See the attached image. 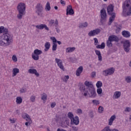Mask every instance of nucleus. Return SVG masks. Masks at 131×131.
<instances>
[{"mask_svg":"<svg viewBox=\"0 0 131 131\" xmlns=\"http://www.w3.org/2000/svg\"><path fill=\"white\" fill-rule=\"evenodd\" d=\"M30 124H31V123H29V122H27L25 123V125H26V126H28L29 125H30Z\"/></svg>","mask_w":131,"mask_h":131,"instance_id":"nucleus-61","label":"nucleus"},{"mask_svg":"<svg viewBox=\"0 0 131 131\" xmlns=\"http://www.w3.org/2000/svg\"><path fill=\"white\" fill-rule=\"evenodd\" d=\"M55 61L56 63H57L58 67H59V68L61 69V70H63V71H64L65 70L64 69V66H63V61H62V60L59 58H55Z\"/></svg>","mask_w":131,"mask_h":131,"instance_id":"nucleus-11","label":"nucleus"},{"mask_svg":"<svg viewBox=\"0 0 131 131\" xmlns=\"http://www.w3.org/2000/svg\"><path fill=\"white\" fill-rule=\"evenodd\" d=\"M17 10L18 12L17 17L18 19H21L24 15L25 10H26V5H25V3H20L18 4L17 7Z\"/></svg>","mask_w":131,"mask_h":131,"instance_id":"nucleus-5","label":"nucleus"},{"mask_svg":"<svg viewBox=\"0 0 131 131\" xmlns=\"http://www.w3.org/2000/svg\"><path fill=\"white\" fill-rule=\"evenodd\" d=\"M123 13L125 14L127 16L131 15V5L130 1L126 0L124 1L122 5Z\"/></svg>","mask_w":131,"mask_h":131,"instance_id":"nucleus-4","label":"nucleus"},{"mask_svg":"<svg viewBox=\"0 0 131 131\" xmlns=\"http://www.w3.org/2000/svg\"><path fill=\"white\" fill-rule=\"evenodd\" d=\"M27 90L26 88H21L20 90H19V92L20 94H24L25 93H26Z\"/></svg>","mask_w":131,"mask_h":131,"instance_id":"nucleus-40","label":"nucleus"},{"mask_svg":"<svg viewBox=\"0 0 131 131\" xmlns=\"http://www.w3.org/2000/svg\"><path fill=\"white\" fill-rule=\"evenodd\" d=\"M56 29V32H57V33H60V29H59V28H58V27H56L55 28Z\"/></svg>","mask_w":131,"mask_h":131,"instance_id":"nucleus-58","label":"nucleus"},{"mask_svg":"<svg viewBox=\"0 0 131 131\" xmlns=\"http://www.w3.org/2000/svg\"><path fill=\"white\" fill-rule=\"evenodd\" d=\"M106 46L108 47V48H111V47L113 46L112 41L109 39H108V40L106 42Z\"/></svg>","mask_w":131,"mask_h":131,"instance_id":"nucleus-32","label":"nucleus"},{"mask_svg":"<svg viewBox=\"0 0 131 131\" xmlns=\"http://www.w3.org/2000/svg\"><path fill=\"white\" fill-rule=\"evenodd\" d=\"M4 30V27H0V33H3Z\"/></svg>","mask_w":131,"mask_h":131,"instance_id":"nucleus-57","label":"nucleus"},{"mask_svg":"<svg viewBox=\"0 0 131 131\" xmlns=\"http://www.w3.org/2000/svg\"><path fill=\"white\" fill-rule=\"evenodd\" d=\"M54 9H55V10H58V7L57 6H55Z\"/></svg>","mask_w":131,"mask_h":131,"instance_id":"nucleus-64","label":"nucleus"},{"mask_svg":"<svg viewBox=\"0 0 131 131\" xmlns=\"http://www.w3.org/2000/svg\"><path fill=\"white\" fill-rule=\"evenodd\" d=\"M96 48L97 49H101V50H103V49H105V43L102 42L101 43V45H97Z\"/></svg>","mask_w":131,"mask_h":131,"instance_id":"nucleus-29","label":"nucleus"},{"mask_svg":"<svg viewBox=\"0 0 131 131\" xmlns=\"http://www.w3.org/2000/svg\"><path fill=\"white\" fill-rule=\"evenodd\" d=\"M67 15H74V10H73V9H72V6L69 5L67 6Z\"/></svg>","mask_w":131,"mask_h":131,"instance_id":"nucleus-13","label":"nucleus"},{"mask_svg":"<svg viewBox=\"0 0 131 131\" xmlns=\"http://www.w3.org/2000/svg\"><path fill=\"white\" fill-rule=\"evenodd\" d=\"M22 98L20 97H18L16 98V102L17 104H21L22 103Z\"/></svg>","mask_w":131,"mask_h":131,"instance_id":"nucleus-33","label":"nucleus"},{"mask_svg":"<svg viewBox=\"0 0 131 131\" xmlns=\"http://www.w3.org/2000/svg\"><path fill=\"white\" fill-rule=\"evenodd\" d=\"M54 26L55 27H58V26H59V21H58V19H56L55 21H54Z\"/></svg>","mask_w":131,"mask_h":131,"instance_id":"nucleus-50","label":"nucleus"},{"mask_svg":"<svg viewBox=\"0 0 131 131\" xmlns=\"http://www.w3.org/2000/svg\"><path fill=\"white\" fill-rule=\"evenodd\" d=\"M93 39L94 40L95 46H97V43H99V41L98 40V39L97 38H94Z\"/></svg>","mask_w":131,"mask_h":131,"instance_id":"nucleus-49","label":"nucleus"},{"mask_svg":"<svg viewBox=\"0 0 131 131\" xmlns=\"http://www.w3.org/2000/svg\"><path fill=\"white\" fill-rule=\"evenodd\" d=\"M98 111L99 113H103L104 112V107L102 106H100L98 108Z\"/></svg>","mask_w":131,"mask_h":131,"instance_id":"nucleus-38","label":"nucleus"},{"mask_svg":"<svg viewBox=\"0 0 131 131\" xmlns=\"http://www.w3.org/2000/svg\"><path fill=\"white\" fill-rule=\"evenodd\" d=\"M84 84L85 86L81 85L80 86V90L82 93H84L83 96L86 97L88 95L90 98H96L97 93H96V90L92 82L86 81L84 82Z\"/></svg>","mask_w":131,"mask_h":131,"instance_id":"nucleus-1","label":"nucleus"},{"mask_svg":"<svg viewBox=\"0 0 131 131\" xmlns=\"http://www.w3.org/2000/svg\"><path fill=\"white\" fill-rule=\"evenodd\" d=\"M122 35L124 37H126V38H128L130 37V33L125 30H124L122 32Z\"/></svg>","mask_w":131,"mask_h":131,"instance_id":"nucleus-18","label":"nucleus"},{"mask_svg":"<svg viewBox=\"0 0 131 131\" xmlns=\"http://www.w3.org/2000/svg\"><path fill=\"white\" fill-rule=\"evenodd\" d=\"M96 76V72H93L92 73V77H94Z\"/></svg>","mask_w":131,"mask_h":131,"instance_id":"nucleus-60","label":"nucleus"},{"mask_svg":"<svg viewBox=\"0 0 131 131\" xmlns=\"http://www.w3.org/2000/svg\"><path fill=\"white\" fill-rule=\"evenodd\" d=\"M30 101H31V102H32L33 103L34 102H35V96H31Z\"/></svg>","mask_w":131,"mask_h":131,"instance_id":"nucleus-43","label":"nucleus"},{"mask_svg":"<svg viewBox=\"0 0 131 131\" xmlns=\"http://www.w3.org/2000/svg\"><path fill=\"white\" fill-rule=\"evenodd\" d=\"M10 121L11 123H15V120H14V119H10Z\"/></svg>","mask_w":131,"mask_h":131,"instance_id":"nucleus-59","label":"nucleus"},{"mask_svg":"<svg viewBox=\"0 0 131 131\" xmlns=\"http://www.w3.org/2000/svg\"><path fill=\"white\" fill-rule=\"evenodd\" d=\"M116 119V116L115 115L111 117L110 119L108 120V125H112L113 121Z\"/></svg>","mask_w":131,"mask_h":131,"instance_id":"nucleus-20","label":"nucleus"},{"mask_svg":"<svg viewBox=\"0 0 131 131\" xmlns=\"http://www.w3.org/2000/svg\"><path fill=\"white\" fill-rule=\"evenodd\" d=\"M36 28H37L38 29H40V30H42V29H43V28H45V29H46V30H47L48 31H49V30L48 26H47V25H46L45 24H41L40 25H37V26H36Z\"/></svg>","mask_w":131,"mask_h":131,"instance_id":"nucleus-16","label":"nucleus"},{"mask_svg":"<svg viewBox=\"0 0 131 131\" xmlns=\"http://www.w3.org/2000/svg\"><path fill=\"white\" fill-rule=\"evenodd\" d=\"M69 79V75L65 76L63 79V81H65V82H67Z\"/></svg>","mask_w":131,"mask_h":131,"instance_id":"nucleus-46","label":"nucleus"},{"mask_svg":"<svg viewBox=\"0 0 131 131\" xmlns=\"http://www.w3.org/2000/svg\"><path fill=\"white\" fill-rule=\"evenodd\" d=\"M77 113H79V114H82V110L80 108H78L77 111Z\"/></svg>","mask_w":131,"mask_h":131,"instance_id":"nucleus-53","label":"nucleus"},{"mask_svg":"<svg viewBox=\"0 0 131 131\" xmlns=\"http://www.w3.org/2000/svg\"><path fill=\"white\" fill-rule=\"evenodd\" d=\"M103 86V83L101 81H98L96 83V86L97 89H100Z\"/></svg>","mask_w":131,"mask_h":131,"instance_id":"nucleus-30","label":"nucleus"},{"mask_svg":"<svg viewBox=\"0 0 131 131\" xmlns=\"http://www.w3.org/2000/svg\"><path fill=\"white\" fill-rule=\"evenodd\" d=\"M114 11V6L112 5V4H110L108 5V6L107 8V14L110 16H112L110 17L109 21L108 23V25L110 26L112 23H113V21H114L115 19V17L116 16V14H115V12H113Z\"/></svg>","mask_w":131,"mask_h":131,"instance_id":"nucleus-3","label":"nucleus"},{"mask_svg":"<svg viewBox=\"0 0 131 131\" xmlns=\"http://www.w3.org/2000/svg\"><path fill=\"white\" fill-rule=\"evenodd\" d=\"M42 53V51L41 50H39L38 49H35L34 51V54L35 55H37L38 56H39V55H41Z\"/></svg>","mask_w":131,"mask_h":131,"instance_id":"nucleus-27","label":"nucleus"},{"mask_svg":"<svg viewBox=\"0 0 131 131\" xmlns=\"http://www.w3.org/2000/svg\"><path fill=\"white\" fill-rule=\"evenodd\" d=\"M12 60H13V61H14V62H17V61H18L17 56H16V55L12 56Z\"/></svg>","mask_w":131,"mask_h":131,"instance_id":"nucleus-45","label":"nucleus"},{"mask_svg":"<svg viewBox=\"0 0 131 131\" xmlns=\"http://www.w3.org/2000/svg\"><path fill=\"white\" fill-rule=\"evenodd\" d=\"M47 98H48V95H47L46 93H43L41 97V100H43V101H46L47 100Z\"/></svg>","mask_w":131,"mask_h":131,"instance_id":"nucleus-37","label":"nucleus"},{"mask_svg":"<svg viewBox=\"0 0 131 131\" xmlns=\"http://www.w3.org/2000/svg\"><path fill=\"white\" fill-rule=\"evenodd\" d=\"M112 131H119V129H117L115 128V129H113L112 130Z\"/></svg>","mask_w":131,"mask_h":131,"instance_id":"nucleus-63","label":"nucleus"},{"mask_svg":"<svg viewBox=\"0 0 131 131\" xmlns=\"http://www.w3.org/2000/svg\"><path fill=\"white\" fill-rule=\"evenodd\" d=\"M123 47L124 49V51L126 52V53H129V50H130V42L129 40H126L123 42Z\"/></svg>","mask_w":131,"mask_h":131,"instance_id":"nucleus-7","label":"nucleus"},{"mask_svg":"<svg viewBox=\"0 0 131 131\" xmlns=\"http://www.w3.org/2000/svg\"><path fill=\"white\" fill-rule=\"evenodd\" d=\"M108 39L110 40H111L112 42V41H115L116 42H118L119 41V38L117 37V36L115 35H110L108 37Z\"/></svg>","mask_w":131,"mask_h":131,"instance_id":"nucleus-14","label":"nucleus"},{"mask_svg":"<svg viewBox=\"0 0 131 131\" xmlns=\"http://www.w3.org/2000/svg\"><path fill=\"white\" fill-rule=\"evenodd\" d=\"M57 50V43H54L52 46V51H56Z\"/></svg>","mask_w":131,"mask_h":131,"instance_id":"nucleus-41","label":"nucleus"},{"mask_svg":"<svg viewBox=\"0 0 131 131\" xmlns=\"http://www.w3.org/2000/svg\"><path fill=\"white\" fill-rule=\"evenodd\" d=\"M60 4H61V5H63V6H65V5H66V2L63 0H60Z\"/></svg>","mask_w":131,"mask_h":131,"instance_id":"nucleus-55","label":"nucleus"},{"mask_svg":"<svg viewBox=\"0 0 131 131\" xmlns=\"http://www.w3.org/2000/svg\"><path fill=\"white\" fill-rule=\"evenodd\" d=\"M75 50V47H69L66 49V53H72Z\"/></svg>","mask_w":131,"mask_h":131,"instance_id":"nucleus-24","label":"nucleus"},{"mask_svg":"<svg viewBox=\"0 0 131 131\" xmlns=\"http://www.w3.org/2000/svg\"><path fill=\"white\" fill-rule=\"evenodd\" d=\"M93 103H94L95 105H96V106L97 105H99V104H100V102H99V100H93L92 101Z\"/></svg>","mask_w":131,"mask_h":131,"instance_id":"nucleus-44","label":"nucleus"},{"mask_svg":"<svg viewBox=\"0 0 131 131\" xmlns=\"http://www.w3.org/2000/svg\"><path fill=\"white\" fill-rule=\"evenodd\" d=\"M100 23L101 24H103L104 22H106L107 21V13H106V10L104 8H103L100 11Z\"/></svg>","mask_w":131,"mask_h":131,"instance_id":"nucleus-6","label":"nucleus"},{"mask_svg":"<svg viewBox=\"0 0 131 131\" xmlns=\"http://www.w3.org/2000/svg\"><path fill=\"white\" fill-rule=\"evenodd\" d=\"M19 70L18 68H14L12 70V77H14V76H16L18 73H19Z\"/></svg>","mask_w":131,"mask_h":131,"instance_id":"nucleus-22","label":"nucleus"},{"mask_svg":"<svg viewBox=\"0 0 131 131\" xmlns=\"http://www.w3.org/2000/svg\"><path fill=\"white\" fill-rule=\"evenodd\" d=\"M97 94H98V95H101V94H102V90L101 88H98L97 90Z\"/></svg>","mask_w":131,"mask_h":131,"instance_id":"nucleus-48","label":"nucleus"},{"mask_svg":"<svg viewBox=\"0 0 131 131\" xmlns=\"http://www.w3.org/2000/svg\"><path fill=\"white\" fill-rule=\"evenodd\" d=\"M45 52H48L49 50H50V48H51V44L49 42H47L45 45Z\"/></svg>","mask_w":131,"mask_h":131,"instance_id":"nucleus-23","label":"nucleus"},{"mask_svg":"<svg viewBox=\"0 0 131 131\" xmlns=\"http://www.w3.org/2000/svg\"><path fill=\"white\" fill-rule=\"evenodd\" d=\"M26 120L27 122H29L30 123H32V121L31 120V119H30V117L29 116V117L27 118L26 119Z\"/></svg>","mask_w":131,"mask_h":131,"instance_id":"nucleus-42","label":"nucleus"},{"mask_svg":"<svg viewBox=\"0 0 131 131\" xmlns=\"http://www.w3.org/2000/svg\"><path fill=\"white\" fill-rule=\"evenodd\" d=\"M22 117L23 118H24V119H26L27 118H28V117H29V115L26 114L25 115H23Z\"/></svg>","mask_w":131,"mask_h":131,"instance_id":"nucleus-52","label":"nucleus"},{"mask_svg":"<svg viewBox=\"0 0 131 131\" xmlns=\"http://www.w3.org/2000/svg\"><path fill=\"white\" fill-rule=\"evenodd\" d=\"M46 10L47 11L51 10V5H50V3L47 2L45 7Z\"/></svg>","mask_w":131,"mask_h":131,"instance_id":"nucleus-34","label":"nucleus"},{"mask_svg":"<svg viewBox=\"0 0 131 131\" xmlns=\"http://www.w3.org/2000/svg\"><path fill=\"white\" fill-rule=\"evenodd\" d=\"M54 23H55V20H54L51 19L50 21V24H51V25H53V24H54Z\"/></svg>","mask_w":131,"mask_h":131,"instance_id":"nucleus-56","label":"nucleus"},{"mask_svg":"<svg viewBox=\"0 0 131 131\" xmlns=\"http://www.w3.org/2000/svg\"><path fill=\"white\" fill-rule=\"evenodd\" d=\"M88 25L89 24H88V23L85 22V23L80 24L79 27V28L83 29L84 28H86Z\"/></svg>","mask_w":131,"mask_h":131,"instance_id":"nucleus-25","label":"nucleus"},{"mask_svg":"<svg viewBox=\"0 0 131 131\" xmlns=\"http://www.w3.org/2000/svg\"><path fill=\"white\" fill-rule=\"evenodd\" d=\"M82 71H83V67L82 66H80L76 70V74L77 76H80V74L82 73Z\"/></svg>","mask_w":131,"mask_h":131,"instance_id":"nucleus-17","label":"nucleus"},{"mask_svg":"<svg viewBox=\"0 0 131 131\" xmlns=\"http://www.w3.org/2000/svg\"><path fill=\"white\" fill-rule=\"evenodd\" d=\"M50 39H51V40H52L53 44L57 43L56 42H57V39H56V37H51L50 38Z\"/></svg>","mask_w":131,"mask_h":131,"instance_id":"nucleus-39","label":"nucleus"},{"mask_svg":"<svg viewBox=\"0 0 131 131\" xmlns=\"http://www.w3.org/2000/svg\"><path fill=\"white\" fill-rule=\"evenodd\" d=\"M28 72L30 73V74H35L37 77L39 76V74L37 72V71L35 69H29Z\"/></svg>","mask_w":131,"mask_h":131,"instance_id":"nucleus-15","label":"nucleus"},{"mask_svg":"<svg viewBox=\"0 0 131 131\" xmlns=\"http://www.w3.org/2000/svg\"><path fill=\"white\" fill-rule=\"evenodd\" d=\"M96 55L98 56L99 61H102V54H101V52L99 50H95Z\"/></svg>","mask_w":131,"mask_h":131,"instance_id":"nucleus-21","label":"nucleus"},{"mask_svg":"<svg viewBox=\"0 0 131 131\" xmlns=\"http://www.w3.org/2000/svg\"><path fill=\"white\" fill-rule=\"evenodd\" d=\"M101 32V29L97 28L95 30H91L89 33V36H95L98 35Z\"/></svg>","mask_w":131,"mask_h":131,"instance_id":"nucleus-9","label":"nucleus"},{"mask_svg":"<svg viewBox=\"0 0 131 131\" xmlns=\"http://www.w3.org/2000/svg\"><path fill=\"white\" fill-rule=\"evenodd\" d=\"M55 106H56V102H52L51 104V108H55Z\"/></svg>","mask_w":131,"mask_h":131,"instance_id":"nucleus-54","label":"nucleus"},{"mask_svg":"<svg viewBox=\"0 0 131 131\" xmlns=\"http://www.w3.org/2000/svg\"><path fill=\"white\" fill-rule=\"evenodd\" d=\"M125 81H126V82L127 83H129L131 82V77L130 76H127V77H126L125 78Z\"/></svg>","mask_w":131,"mask_h":131,"instance_id":"nucleus-36","label":"nucleus"},{"mask_svg":"<svg viewBox=\"0 0 131 131\" xmlns=\"http://www.w3.org/2000/svg\"><path fill=\"white\" fill-rule=\"evenodd\" d=\"M72 128L73 131H78L79 127L74 125H72Z\"/></svg>","mask_w":131,"mask_h":131,"instance_id":"nucleus-35","label":"nucleus"},{"mask_svg":"<svg viewBox=\"0 0 131 131\" xmlns=\"http://www.w3.org/2000/svg\"><path fill=\"white\" fill-rule=\"evenodd\" d=\"M57 43H58L59 45H61L62 42H61V41H57Z\"/></svg>","mask_w":131,"mask_h":131,"instance_id":"nucleus-62","label":"nucleus"},{"mask_svg":"<svg viewBox=\"0 0 131 131\" xmlns=\"http://www.w3.org/2000/svg\"><path fill=\"white\" fill-rule=\"evenodd\" d=\"M115 72V69L114 68H110L102 72L103 75L104 76H108V75H112Z\"/></svg>","mask_w":131,"mask_h":131,"instance_id":"nucleus-8","label":"nucleus"},{"mask_svg":"<svg viewBox=\"0 0 131 131\" xmlns=\"http://www.w3.org/2000/svg\"><path fill=\"white\" fill-rule=\"evenodd\" d=\"M32 58L35 61H37V60H38L39 59V56L37 55V54H35L34 53H33L32 54Z\"/></svg>","mask_w":131,"mask_h":131,"instance_id":"nucleus-26","label":"nucleus"},{"mask_svg":"<svg viewBox=\"0 0 131 131\" xmlns=\"http://www.w3.org/2000/svg\"><path fill=\"white\" fill-rule=\"evenodd\" d=\"M36 9H37V10L36 12L37 13V15L41 17V16H42V10H43V9L42 8V5H41L40 4H37L36 6Z\"/></svg>","mask_w":131,"mask_h":131,"instance_id":"nucleus-10","label":"nucleus"},{"mask_svg":"<svg viewBox=\"0 0 131 131\" xmlns=\"http://www.w3.org/2000/svg\"><path fill=\"white\" fill-rule=\"evenodd\" d=\"M68 117L71 120L74 118V115H73V114L72 112H69L68 113Z\"/></svg>","mask_w":131,"mask_h":131,"instance_id":"nucleus-31","label":"nucleus"},{"mask_svg":"<svg viewBox=\"0 0 131 131\" xmlns=\"http://www.w3.org/2000/svg\"><path fill=\"white\" fill-rule=\"evenodd\" d=\"M116 28H117L116 30V33H118L119 32H120V31L122 28V25H119L118 26H117Z\"/></svg>","mask_w":131,"mask_h":131,"instance_id":"nucleus-28","label":"nucleus"},{"mask_svg":"<svg viewBox=\"0 0 131 131\" xmlns=\"http://www.w3.org/2000/svg\"><path fill=\"white\" fill-rule=\"evenodd\" d=\"M4 34L0 37V46L8 47L12 44V35L9 32L8 29L4 27L3 32Z\"/></svg>","mask_w":131,"mask_h":131,"instance_id":"nucleus-2","label":"nucleus"},{"mask_svg":"<svg viewBox=\"0 0 131 131\" xmlns=\"http://www.w3.org/2000/svg\"><path fill=\"white\" fill-rule=\"evenodd\" d=\"M131 108L129 107H127L125 108L124 112H130Z\"/></svg>","mask_w":131,"mask_h":131,"instance_id":"nucleus-47","label":"nucleus"},{"mask_svg":"<svg viewBox=\"0 0 131 131\" xmlns=\"http://www.w3.org/2000/svg\"><path fill=\"white\" fill-rule=\"evenodd\" d=\"M89 116L91 117V118H94V112L93 111L90 112Z\"/></svg>","mask_w":131,"mask_h":131,"instance_id":"nucleus-51","label":"nucleus"},{"mask_svg":"<svg viewBox=\"0 0 131 131\" xmlns=\"http://www.w3.org/2000/svg\"><path fill=\"white\" fill-rule=\"evenodd\" d=\"M71 124L72 125L75 124V125H78V124H79V118L78 116H76L71 120Z\"/></svg>","mask_w":131,"mask_h":131,"instance_id":"nucleus-12","label":"nucleus"},{"mask_svg":"<svg viewBox=\"0 0 131 131\" xmlns=\"http://www.w3.org/2000/svg\"><path fill=\"white\" fill-rule=\"evenodd\" d=\"M120 96H121V93L120 92L117 91L115 92L113 98L114 100H115V99H118L120 98Z\"/></svg>","mask_w":131,"mask_h":131,"instance_id":"nucleus-19","label":"nucleus"}]
</instances>
